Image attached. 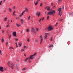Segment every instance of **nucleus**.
<instances>
[{
  "mask_svg": "<svg viewBox=\"0 0 73 73\" xmlns=\"http://www.w3.org/2000/svg\"><path fill=\"white\" fill-rule=\"evenodd\" d=\"M45 14L46 13V11H45Z\"/></svg>",
  "mask_w": 73,
  "mask_h": 73,
  "instance_id": "63",
  "label": "nucleus"
},
{
  "mask_svg": "<svg viewBox=\"0 0 73 73\" xmlns=\"http://www.w3.org/2000/svg\"><path fill=\"white\" fill-rule=\"evenodd\" d=\"M27 32H29V29H27Z\"/></svg>",
  "mask_w": 73,
  "mask_h": 73,
  "instance_id": "33",
  "label": "nucleus"
},
{
  "mask_svg": "<svg viewBox=\"0 0 73 73\" xmlns=\"http://www.w3.org/2000/svg\"><path fill=\"white\" fill-rule=\"evenodd\" d=\"M25 50L24 49H21V52H23V51H24Z\"/></svg>",
  "mask_w": 73,
  "mask_h": 73,
  "instance_id": "29",
  "label": "nucleus"
},
{
  "mask_svg": "<svg viewBox=\"0 0 73 73\" xmlns=\"http://www.w3.org/2000/svg\"><path fill=\"white\" fill-rule=\"evenodd\" d=\"M38 31V29L36 28V32Z\"/></svg>",
  "mask_w": 73,
  "mask_h": 73,
  "instance_id": "24",
  "label": "nucleus"
},
{
  "mask_svg": "<svg viewBox=\"0 0 73 73\" xmlns=\"http://www.w3.org/2000/svg\"><path fill=\"white\" fill-rule=\"evenodd\" d=\"M19 19V17H18V18L17 17H16V19Z\"/></svg>",
  "mask_w": 73,
  "mask_h": 73,
  "instance_id": "55",
  "label": "nucleus"
},
{
  "mask_svg": "<svg viewBox=\"0 0 73 73\" xmlns=\"http://www.w3.org/2000/svg\"><path fill=\"white\" fill-rule=\"evenodd\" d=\"M40 1V0H38L37 1V2H38H38L39 1Z\"/></svg>",
  "mask_w": 73,
  "mask_h": 73,
  "instance_id": "46",
  "label": "nucleus"
},
{
  "mask_svg": "<svg viewBox=\"0 0 73 73\" xmlns=\"http://www.w3.org/2000/svg\"><path fill=\"white\" fill-rule=\"evenodd\" d=\"M44 17H42V21H43L44 20Z\"/></svg>",
  "mask_w": 73,
  "mask_h": 73,
  "instance_id": "43",
  "label": "nucleus"
},
{
  "mask_svg": "<svg viewBox=\"0 0 73 73\" xmlns=\"http://www.w3.org/2000/svg\"><path fill=\"white\" fill-rule=\"evenodd\" d=\"M61 9H62L61 8H59L58 10V11H59V12L58 15H59L60 17L61 16V15H62L61 14H61H60V12L61 11Z\"/></svg>",
  "mask_w": 73,
  "mask_h": 73,
  "instance_id": "4",
  "label": "nucleus"
},
{
  "mask_svg": "<svg viewBox=\"0 0 73 73\" xmlns=\"http://www.w3.org/2000/svg\"><path fill=\"white\" fill-rule=\"evenodd\" d=\"M62 1V0H59V1Z\"/></svg>",
  "mask_w": 73,
  "mask_h": 73,
  "instance_id": "58",
  "label": "nucleus"
},
{
  "mask_svg": "<svg viewBox=\"0 0 73 73\" xmlns=\"http://www.w3.org/2000/svg\"><path fill=\"white\" fill-rule=\"evenodd\" d=\"M36 53L35 52L34 54L30 55V56L29 58H27L25 60V62H27L28 60H32V59H33V58H34L33 57V56H36Z\"/></svg>",
  "mask_w": 73,
  "mask_h": 73,
  "instance_id": "1",
  "label": "nucleus"
},
{
  "mask_svg": "<svg viewBox=\"0 0 73 73\" xmlns=\"http://www.w3.org/2000/svg\"><path fill=\"white\" fill-rule=\"evenodd\" d=\"M8 42H6V46H7V45H8V44H8Z\"/></svg>",
  "mask_w": 73,
  "mask_h": 73,
  "instance_id": "40",
  "label": "nucleus"
},
{
  "mask_svg": "<svg viewBox=\"0 0 73 73\" xmlns=\"http://www.w3.org/2000/svg\"><path fill=\"white\" fill-rule=\"evenodd\" d=\"M25 48H26V46H24V49H25Z\"/></svg>",
  "mask_w": 73,
  "mask_h": 73,
  "instance_id": "51",
  "label": "nucleus"
},
{
  "mask_svg": "<svg viewBox=\"0 0 73 73\" xmlns=\"http://www.w3.org/2000/svg\"><path fill=\"white\" fill-rule=\"evenodd\" d=\"M8 9H9V11L10 12H12V9L10 8H8Z\"/></svg>",
  "mask_w": 73,
  "mask_h": 73,
  "instance_id": "18",
  "label": "nucleus"
},
{
  "mask_svg": "<svg viewBox=\"0 0 73 73\" xmlns=\"http://www.w3.org/2000/svg\"><path fill=\"white\" fill-rule=\"evenodd\" d=\"M35 41L36 42H37L38 41V40H37V39H36L35 40Z\"/></svg>",
  "mask_w": 73,
  "mask_h": 73,
  "instance_id": "23",
  "label": "nucleus"
},
{
  "mask_svg": "<svg viewBox=\"0 0 73 73\" xmlns=\"http://www.w3.org/2000/svg\"><path fill=\"white\" fill-rule=\"evenodd\" d=\"M15 60L16 61H19V60Z\"/></svg>",
  "mask_w": 73,
  "mask_h": 73,
  "instance_id": "53",
  "label": "nucleus"
},
{
  "mask_svg": "<svg viewBox=\"0 0 73 73\" xmlns=\"http://www.w3.org/2000/svg\"><path fill=\"white\" fill-rule=\"evenodd\" d=\"M53 3H51V5H52V6H53Z\"/></svg>",
  "mask_w": 73,
  "mask_h": 73,
  "instance_id": "32",
  "label": "nucleus"
},
{
  "mask_svg": "<svg viewBox=\"0 0 73 73\" xmlns=\"http://www.w3.org/2000/svg\"><path fill=\"white\" fill-rule=\"evenodd\" d=\"M25 11L26 12H28V9L26 7L25 8V10L24 12H25Z\"/></svg>",
  "mask_w": 73,
  "mask_h": 73,
  "instance_id": "10",
  "label": "nucleus"
},
{
  "mask_svg": "<svg viewBox=\"0 0 73 73\" xmlns=\"http://www.w3.org/2000/svg\"><path fill=\"white\" fill-rule=\"evenodd\" d=\"M42 3H41L40 5V6L41 7L42 6Z\"/></svg>",
  "mask_w": 73,
  "mask_h": 73,
  "instance_id": "38",
  "label": "nucleus"
},
{
  "mask_svg": "<svg viewBox=\"0 0 73 73\" xmlns=\"http://www.w3.org/2000/svg\"><path fill=\"white\" fill-rule=\"evenodd\" d=\"M22 15L21 14L19 15V16H20V17H21V16H22Z\"/></svg>",
  "mask_w": 73,
  "mask_h": 73,
  "instance_id": "54",
  "label": "nucleus"
},
{
  "mask_svg": "<svg viewBox=\"0 0 73 73\" xmlns=\"http://www.w3.org/2000/svg\"><path fill=\"white\" fill-rule=\"evenodd\" d=\"M25 13V11H23V12H22L21 14V15H23V13Z\"/></svg>",
  "mask_w": 73,
  "mask_h": 73,
  "instance_id": "26",
  "label": "nucleus"
},
{
  "mask_svg": "<svg viewBox=\"0 0 73 73\" xmlns=\"http://www.w3.org/2000/svg\"><path fill=\"white\" fill-rule=\"evenodd\" d=\"M37 4H38V3L36 2L35 3V5H37Z\"/></svg>",
  "mask_w": 73,
  "mask_h": 73,
  "instance_id": "27",
  "label": "nucleus"
},
{
  "mask_svg": "<svg viewBox=\"0 0 73 73\" xmlns=\"http://www.w3.org/2000/svg\"><path fill=\"white\" fill-rule=\"evenodd\" d=\"M7 24H8V25H9V22H7Z\"/></svg>",
  "mask_w": 73,
  "mask_h": 73,
  "instance_id": "59",
  "label": "nucleus"
},
{
  "mask_svg": "<svg viewBox=\"0 0 73 73\" xmlns=\"http://www.w3.org/2000/svg\"><path fill=\"white\" fill-rule=\"evenodd\" d=\"M62 20H63V19H62L59 20V21H62Z\"/></svg>",
  "mask_w": 73,
  "mask_h": 73,
  "instance_id": "37",
  "label": "nucleus"
},
{
  "mask_svg": "<svg viewBox=\"0 0 73 73\" xmlns=\"http://www.w3.org/2000/svg\"><path fill=\"white\" fill-rule=\"evenodd\" d=\"M24 56H25V57H26V55H25V54H24Z\"/></svg>",
  "mask_w": 73,
  "mask_h": 73,
  "instance_id": "60",
  "label": "nucleus"
},
{
  "mask_svg": "<svg viewBox=\"0 0 73 73\" xmlns=\"http://www.w3.org/2000/svg\"><path fill=\"white\" fill-rule=\"evenodd\" d=\"M15 44H16V45H17V42L15 43Z\"/></svg>",
  "mask_w": 73,
  "mask_h": 73,
  "instance_id": "56",
  "label": "nucleus"
},
{
  "mask_svg": "<svg viewBox=\"0 0 73 73\" xmlns=\"http://www.w3.org/2000/svg\"><path fill=\"white\" fill-rule=\"evenodd\" d=\"M48 6H46L45 7V9H46L47 8H48Z\"/></svg>",
  "mask_w": 73,
  "mask_h": 73,
  "instance_id": "44",
  "label": "nucleus"
},
{
  "mask_svg": "<svg viewBox=\"0 0 73 73\" xmlns=\"http://www.w3.org/2000/svg\"><path fill=\"white\" fill-rule=\"evenodd\" d=\"M17 70L19 69V67H18V66H17Z\"/></svg>",
  "mask_w": 73,
  "mask_h": 73,
  "instance_id": "47",
  "label": "nucleus"
},
{
  "mask_svg": "<svg viewBox=\"0 0 73 73\" xmlns=\"http://www.w3.org/2000/svg\"><path fill=\"white\" fill-rule=\"evenodd\" d=\"M41 19H40L39 20V23H40V21H41Z\"/></svg>",
  "mask_w": 73,
  "mask_h": 73,
  "instance_id": "50",
  "label": "nucleus"
},
{
  "mask_svg": "<svg viewBox=\"0 0 73 73\" xmlns=\"http://www.w3.org/2000/svg\"><path fill=\"white\" fill-rule=\"evenodd\" d=\"M2 33H4V30L3 29H2Z\"/></svg>",
  "mask_w": 73,
  "mask_h": 73,
  "instance_id": "35",
  "label": "nucleus"
},
{
  "mask_svg": "<svg viewBox=\"0 0 73 73\" xmlns=\"http://www.w3.org/2000/svg\"><path fill=\"white\" fill-rule=\"evenodd\" d=\"M7 19V17H5L4 18V21H6Z\"/></svg>",
  "mask_w": 73,
  "mask_h": 73,
  "instance_id": "17",
  "label": "nucleus"
},
{
  "mask_svg": "<svg viewBox=\"0 0 73 73\" xmlns=\"http://www.w3.org/2000/svg\"><path fill=\"white\" fill-rule=\"evenodd\" d=\"M0 71H1V72H4V70H3V67H0Z\"/></svg>",
  "mask_w": 73,
  "mask_h": 73,
  "instance_id": "8",
  "label": "nucleus"
},
{
  "mask_svg": "<svg viewBox=\"0 0 73 73\" xmlns=\"http://www.w3.org/2000/svg\"><path fill=\"white\" fill-rule=\"evenodd\" d=\"M6 33L7 34L9 33V32H8V31L7 30L6 31Z\"/></svg>",
  "mask_w": 73,
  "mask_h": 73,
  "instance_id": "36",
  "label": "nucleus"
},
{
  "mask_svg": "<svg viewBox=\"0 0 73 73\" xmlns=\"http://www.w3.org/2000/svg\"><path fill=\"white\" fill-rule=\"evenodd\" d=\"M52 40H53V38H52V37L51 36L50 38L51 41H52Z\"/></svg>",
  "mask_w": 73,
  "mask_h": 73,
  "instance_id": "22",
  "label": "nucleus"
},
{
  "mask_svg": "<svg viewBox=\"0 0 73 73\" xmlns=\"http://www.w3.org/2000/svg\"><path fill=\"white\" fill-rule=\"evenodd\" d=\"M11 35H10L9 36V39H10V38H11Z\"/></svg>",
  "mask_w": 73,
  "mask_h": 73,
  "instance_id": "28",
  "label": "nucleus"
},
{
  "mask_svg": "<svg viewBox=\"0 0 73 73\" xmlns=\"http://www.w3.org/2000/svg\"><path fill=\"white\" fill-rule=\"evenodd\" d=\"M22 44L21 43V42L19 43L18 45H19V47H20V46H21Z\"/></svg>",
  "mask_w": 73,
  "mask_h": 73,
  "instance_id": "12",
  "label": "nucleus"
},
{
  "mask_svg": "<svg viewBox=\"0 0 73 73\" xmlns=\"http://www.w3.org/2000/svg\"><path fill=\"white\" fill-rule=\"evenodd\" d=\"M30 16H29V17H28V20H30Z\"/></svg>",
  "mask_w": 73,
  "mask_h": 73,
  "instance_id": "41",
  "label": "nucleus"
},
{
  "mask_svg": "<svg viewBox=\"0 0 73 73\" xmlns=\"http://www.w3.org/2000/svg\"><path fill=\"white\" fill-rule=\"evenodd\" d=\"M49 20V16H48L47 18V20Z\"/></svg>",
  "mask_w": 73,
  "mask_h": 73,
  "instance_id": "31",
  "label": "nucleus"
},
{
  "mask_svg": "<svg viewBox=\"0 0 73 73\" xmlns=\"http://www.w3.org/2000/svg\"><path fill=\"white\" fill-rule=\"evenodd\" d=\"M29 62L30 63L31 62V61H29Z\"/></svg>",
  "mask_w": 73,
  "mask_h": 73,
  "instance_id": "64",
  "label": "nucleus"
},
{
  "mask_svg": "<svg viewBox=\"0 0 73 73\" xmlns=\"http://www.w3.org/2000/svg\"><path fill=\"white\" fill-rule=\"evenodd\" d=\"M15 40H16V41H18L19 40V39H15Z\"/></svg>",
  "mask_w": 73,
  "mask_h": 73,
  "instance_id": "45",
  "label": "nucleus"
},
{
  "mask_svg": "<svg viewBox=\"0 0 73 73\" xmlns=\"http://www.w3.org/2000/svg\"><path fill=\"white\" fill-rule=\"evenodd\" d=\"M0 54H1V50H0Z\"/></svg>",
  "mask_w": 73,
  "mask_h": 73,
  "instance_id": "52",
  "label": "nucleus"
},
{
  "mask_svg": "<svg viewBox=\"0 0 73 73\" xmlns=\"http://www.w3.org/2000/svg\"><path fill=\"white\" fill-rule=\"evenodd\" d=\"M15 11H14L13 13V16L14 15V14H15Z\"/></svg>",
  "mask_w": 73,
  "mask_h": 73,
  "instance_id": "48",
  "label": "nucleus"
},
{
  "mask_svg": "<svg viewBox=\"0 0 73 73\" xmlns=\"http://www.w3.org/2000/svg\"><path fill=\"white\" fill-rule=\"evenodd\" d=\"M27 69V68H25L22 69V70H25V69Z\"/></svg>",
  "mask_w": 73,
  "mask_h": 73,
  "instance_id": "21",
  "label": "nucleus"
},
{
  "mask_svg": "<svg viewBox=\"0 0 73 73\" xmlns=\"http://www.w3.org/2000/svg\"><path fill=\"white\" fill-rule=\"evenodd\" d=\"M50 35V34L49 33H46L45 38H44L45 39V38H46V37H47L48 36H49Z\"/></svg>",
  "mask_w": 73,
  "mask_h": 73,
  "instance_id": "6",
  "label": "nucleus"
},
{
  "mask_svg": "<svg viewBox=\"0 0 73 73\" xmlns=\"http://www.w3.org/2000/svg\"><path fill=\"white\" fill-rule=\"evenodd\" d=\"M15 8V7L13 6V9H14Z\"/></svg>",
  "mask_w": 73,
  "mask_h": 73,
  "instance_id": "42",
  "label": "nucleus"
},
{
  "mask_svg": "<svg viewBox=\"0 0 73 73\" xmlns=\"http://www.w3.org/2000/svg\"><path fill=\"white\" fill-rule=\"evenodd\" d=\"M13 35L14 37H16V32L15 31L13 32Z\"/></svg>",
  "mask_w": 73,
  "mask_h": 73,
  "instance_id": "7",
  "label": "nucleus"
},
{
  "mask_svg": "<svg viewBox=\"0 0 73 73\" xmlns=\"http://www.w3.org/2000/svg\"><path fill=\"white\" fill-rule=\"evenodd\" d=\"M56 12H55V11L54 10H53V11H50V12H49L47 14V15H52L53 14H54Z\"/></svg>",
  "mask_w": 73,
  "mask_h": 73,
  "instance_id": "2",
  "label": "nucleus"
},
{
  "mask_svg": "<svg viewBox=\"0 0 73 73\" xmlns=\"http://www.w3.org/2000/svg\"><path fill=\"white\" fill-rule=\"evenodd\" d=\"M10 48H12V49H13V48H12V47H10Z\"/></svg>",
  "mask_w": 73,
  "mask_h": 73,
  "instance_id": "57",
  "label": "nucleus"
},
{
  "mask_svg": "<svg viewBox=\"0 0 73 73\" xmlns=\"http://www.w3.org/2000/svg\"><path fill=\"white\" fill-rule=\"evenodd\" d=\"M9 64H10V62H8V63H7V65H8L9 67H11L10 66H9Z\"/></svg>",
  "mask_w": 73,
  "mask_h": 73,
  "instance_id": "13",
  "label": "nucleus"
},
{
  "mask_svg": "<svg viewBox=\"0 0 73 73\" xmlns=\"http://www.w3.org/2000/svg\"><path fill=\"white\" fill-rule=\"evenodd\" d=\"M40 38H41V39L42 38V35H41L40 36Z\"/></svg>",
  "mask_w": 73,
  "mask_h": 73,
  "instance_id": "34",
  "label": "nucleus"
},
{
  "mask_svg": "<svg viewBox=\"0 0 73 73\" xmlns=\"http://www.w3.org/2000/svg\"><path fill=\"white\" fill-rule=\"evenodd\" d=\"M27 41L28 42H29L30 41H29V38H27Z\"/></svg>",
  "mask_w": 73,
  "mask_h": 73,
  "instance_id": "30",
  "label": "nucleus"
},
{
  "mask_svg": "<svg viewBox=\"0 0 73 73\" xmlns=\"http://www.w3.org/2000/svg\"><path fill=\"white\" fill-rule=\"evenodd\" d=\"M71 15H72V16H73V12L72 13Z\"/></svg>",
  "mask_w": 73,
  "mask_h": 73,
  "instance_id": "61",
  "label": "nucleus"
},
{
  "mask_svg": "<svg viewBox=\"0 0 73 73\" xmlns=\"http://www.w3.org/2000/svg\"><path fill=\"white\" fill-rule=\"evenodd\" d=\"M50 8V7H48L47 8V11H49V10L50 11V9H49V8Z\"/></svg>",
  "mask_w": 73,
  "mask_h": 73,
  "instance_id": "20",
  "label": "nucleus"
},
{
  "mask_svg": "<svg viewBox=\"0 0 73 73\" xmlns=\"http://www.w3.org/2000/svg\"><path fill=\"white\" fill-rule=\"evenodd\" d=\"M53 46L52 45H50L49 46V47H53Z\"/></svg>",
  "mask_w": 73,
  "mask_h": 73,
  "instance_id": "25",
  "label": "nucleus"
},
{
  "mask_svg": "<svg viewBox=\"0 0 73 73\" xmlns=\"http://www.w3.org/2000/svg\"><path fill=\"white\" fill-rule=\"evenodd\" d=\"M31 32H33V33H34V34H36V33L35 32V30L33 28H32L31 29Z\"/></svg>",
  "mask_w": 73,
  "mask_h": 73,
  "instance_id": "5",
  "label": "nucleus"
},
{
  "mask_svg": "<svg viewBox=\"0 0 73 73\" xmlns=\"http://www.w3.org/2000/svg\"><path fill=\"white\" fill-rule=\"evenodd\" d=\"M16 25L17 27H20V26H21L20 25H19L18 24H17V23L16 24Z\"/></svg>",
  "mask_w": 73,
  "mask_h": 73,
  "instance_id": "14",
  "label": "nucleus"
},
{
  "mask_svg": "<svg viewBox=\"0 0 73 73\" xmlns=\"http://www.w3.org/2000/svg\"><path fill=\"white\" fill-rule=\"evenodd\" d=\"M47 29L49 31H52L53 29V28L52 27V26H49L47 28Z\"/></svg>",
  "mask_w": 73,
  "mask_h": 73,
  "instance_id": "3",
  "label": "nucleus"
},
{
  "mask_svg": "<svg viewBox=\"0 0 73 73\" xmlns=\"http://www.w3.org/2000/svg\"><path fill=\"white\" fill-rule=\"evenodd\" d=\"M21 24H23V22H24V20L23 19H21Z\"/></svg>",
  "mask_w": 73,
  "mask_h": 73,
  "instance_id": "16",
  "label": "nucleus"
},
{
  "mask_svg": "<svg viewBox=\"0 0 73 73\" xmlns=\"http://www.w3.org/2000/svg\"><path fill=\"white\" fill-rule=\"evenodd\" d=\"M1 41H2V42H4V39L3 38H2Z\"/></svg>",
  "mask_w": 73,
  "mask_h": 73,
  "instance_id": "19",
  "label": "nucleus"
},
{
  "mask_svg": "<svg viewBox=\"0 0 73 73\" xmlns=\"http://www.w3.org/2000/svg\"><path fill=\"white\" fill-rule=\"evenodd\" d=\"M36 16H38V17H39L40 16V12L38 13V12H37L36 14Z\"/></svg>",
  "mask_w": 73,
  "mask_h": 73,
  "instance_id": "9",
  "label": "nucleus"
},
{
  "mask_svg": "<svg viewBox=\"0 0 73 73\" xmlns=\"http://www.w3.org/2000/svg\"><path fill=\"white\" fill-rule=\"evenodd\" d=\"M9 26V25H7L6 26V28H7V27H8Z\"/></svg>",
  "mask_w": 73,
  "mask_h": 73,
  "instance_id": "49",
  "label": "nucleus"
},
{
  "mask_svg": "<svg viewBox=\"0 0 73 73\" xmlns=\"http://www.w3.org/2000/svg\"><path fill=\"white\" fill-rule=\"evenodd\" d=\"M1 3H2V1H1L0 2V5H1Z\"/></svg>",
  "mask_w": 73,
  "mask_h": 73,
  "instance_id": "39",
  "label": "nucleus"
},
{
  "mask_svg": "<svg viewBox=\"0 0 73 73\" xmlns=\"http://www.w3.org/2000/svg\"><path fill=\"white\" fill-rule=\"evenodd\" d=\"M14 66V64L13 63L11 64V68L13 69V66Z\"/></svg>",
  "mask_w": 73,
  "mask_h": 73,
  "instance_id": "11",
  "label": "nucleus"
},
{
  "mask_svg": "<svg viewBox=\"0 0 73 73\" xmlns=\"http://www.w3.org/2000/svg\"><path fill=\"white\" fill-rule=\"evenodd\" d=\"M7 22H9V20H8V21H7Z\"/></svg>",
  "mask_w": 73,
  "mask_h": 73,
  "instance_id": "62",
  "label": "nucleus"
},
{
  "mask_svg": "<svg viewBox=\"0 0 73 73\" xmlns=\"http://www.w3.org/2000/svg\"><path fill=\"white\" fill-rule=\"evenodd\" d=\"M42 41H43V39H42V38L41 39L40 42V44H41V43H42Z\"/></svg>",
  "mask_w": 73,
  "mask_h": 73,
  "instance_id": "15",
  "label": "nucleus"
}]
</instances>
